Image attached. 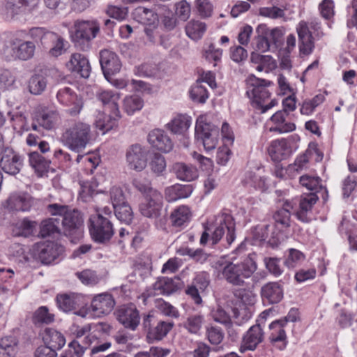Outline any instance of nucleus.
Here are the masks:
<instances>
[{
	"mask_svg": "<svg viewBox=\"0 0 357 357\" xmlns=\"http://www.w3.org/2000/svg\"><path fill=\"white\" fill-rule=\"evenodd\" d=\"M29 163L38 176L42 177L47 173L51 161L45 158L38 151H31L28 154Z\"/></svg>",
	"mask_w": 357,
	"mask_h": 357,
	"instance_id": "nucleus-31",
	"label": "nucleus"
},
{
	"mask_svg": "<svg viewBox=\"0 0 357 357\" xmlns=\"http://www.w3.org/2000/svg\"><path fill=\"white\" fill-rule=\"evenodd\" d=\"M264 340V332L261 325L257 324L251 326L243 337L240 351H254Z\"/></svg>",
	"mask_w": 357,
	"mask_h": 357,
	"instance_id": "nucleus-21",
	"label": "nucleus"
},
{
	"mask_svg": "<svg viewBox=\"0 0 357 357\" xmlns=\"http://www.w3.org/2000/svg\"><path fill=\"white\" fill-rule=\"evenodd\" d=\"M174 323L172 321H159L156 326L149 329L147 337L151 340H160L172 330Z\"/></svg>",
	"mask_w": 357,
	"mask_h": 357,
	"instance_id": "nucleus-42",
	"label": "nucleus"
},
{
	"mask_svg": "<svg viewBox=\"0 0 357 357\" xmlns=\"http://www.w3.org/2000/svg\"><path fill=\"white\" fill-rule=\"evenodd\" d=\"M289 255L286 259L284 264L289 268H294L299 265L305 259L304 255L296 249H289Z\"/></svg>",
	"mask_w": 357,
	"mask_h": 357,
	"instance_id": "nucleus-64",
	"label": "nucleus"
},
{
	"mask_svg": "<svg viewBox=\"0 0 357 357\" xmlns=\"http://www.w3.org/2000/svg\"><path fill=\"white\" fill-rule=\"evenodd\" d=\"M89 230L91 238L100 243L109 241L114 234L112 222L100 213L90 217Z\"/></svg>",
	"mask_w": 357,
	"mask_h": 357,
	"instance_id": "nucleus-9",
	"label": "nucleus"
},
{
	"mask_svg": "<svg viewBox=\"0 0 357 357\" xmlns=\"http://www.w3.org/2000/svg\"><path fill=\"white\" fill-rule=\"evenodd\" d=\"M294 206L290 201L287 200L283 208L278 210L273 215L275 222V227L286 228L289 226L290 212Z\"/></svg>",
	"mask_w": 357,
	"mask_h": 357,
	"instance_id": "nucleus-41",
	"label": "nucleus"
},
{
	"mask_svg": "<svg viewBox=\"0 0 357 357\" xmlns=\"http://www.w3.org/2000/svg\"><path fill=\"white\" fill-rule=\"evenodd\" d=\"M37 225L38 224L36 221L24 218L19 221L15 225L16 229H18L17 234L25 237L33 235L36 232Z\"/></svg>",
	"mask_w": 357,
	"mask_h": 357,
	"instance_id": "nucleus-53",
	"label": "nucleus"
},
{
	"mask_svg": "<svg viewBox=\"0 0 357 357\" xmlns=\"http://www.w3.org/2000/svg\"><path fill=\"white\" fill-rule=\"evenodd\" d=\"M15 77L7 69L0 71V88L3 90H10L15 88Z\"/></svg>",
	"mask_w": 357,
	"mask_h": 357,
	"instance_id": "nucleus-60",
	"label": "nucleus"
},
{
	"mask_svg": "<svg viewBox=\"0 0 357 357\" xmlns=\"http://www.w3.org/2000/svg\"><path fill=\"white\" fill-rule=\"evenodd\" d=\"M227 231L225 241L227 245H230L235 240V222L233 217L228 213H222L215 218V220L209 227H205V231L200 238V244L205 245L209 239V232H211V241L212 244H217Z\"/></svg>",
	"mask_w": 357,
	"mask_h": 357,
	"instance_id": "nucleus-4",
	"label": "nucleus"
},
{
	"mask_svg": "<svg viewBox=\"0 0 357 357\" xmlns=\"http://www.w3.org/2000/svg\"><path fill=\"white\" fill-rule=\"evenodd\" d=\"M245 244L242 242L234 251L229 261L218 260L215 268L220 269V275L227 282L242 286L246 279L250 278L257 269L256 255H244Z\"/></svg>",
	"mask_w": 357,
	"mask_h": 357,
	"instance_id": "nucleus-1",
	"label": "nucleus"
},
{
	"mask_svg": "<svg viewBox=\"0 0 357 357\" xmlns=\"http://www.w3.org/2000/svg\"><path fill=\"white\" fill-rule=\"evenodd\" d=\"M209 283V274L206 272L202 271L196 274L190 286H194L196 289H199L201 292H206Z\"/></svg>",
	"mask_w": 357,
	"mask_h": 357,
	"instance_id": "nucleus-61",
	"label": "nucleus"
},
{
	"mask_svg": "<svg viewBox=\"0 0 357 357\" xmlns=\"http://www.w3.org/2000/svg\"><path fill=\"white\" fill-rule=\"evenodd\" d=\"M126 162L129 169L140 172L147 165V155L144 148L137 144L131 145L126 153Z\"/></svg>",
	"mask_w": 357,
	"mask_h": 357,
	"instance_id": "nucleus-14",
	"label": "nucleus"
},
{
	"mask_svg": "<svg viewBox=\"0 0 357 357\" xmlns=\"http://www.w3.org/2000/svg\"><path fill=\"white\" fill-rule=\"evenodd\" d=\"M222 56V50L217 47L215 45L211 44L205 50L204 56L209 62H214L213 66H216L218 63L221 61Z\"/></svg>",
	"mask_w": 357,
	"mask_h": 357,
	"instance_id": "nucleus-63",
	"label": "nucleus"
},
{
	"mask_svg": "<svg viewBox=\"0 0 357 357\" xmlns=\"http://www.w3.org/2000/svg\"><path fill=\"white\" fill-rule=\"evenodd\" d=\"M33 205L32 197L25 193H15L10 195L4 206L10 211H29Z\"/></svg>",
	"mask_w": 357,
	"mask_h": 357,
	"instance_id": "nucleus-25",
	"label": "nucleus"
},
{
	"mask_svg": "<svg viewBox=\"0 0 357 357\" xmlns=\"http://www.w3.org/2000/svg\"><path fill=\"white\" fill-rule=\"evenodd\" d=\"M115 306V301L112 294L102 293L93 296L89 307H82L74 314L82 317H101L109 314Z\"/></svg>",
	"mask_w": 357,
	"mask_h": 357,
	"instance_id": "nucleus-6",
	"label": "nucleus"
},
{
	"mask_svg": "<svg viewBox=\"0 0 357 357\" xmlns=\"http://www.w3.org/2000/svg\"><path fill=\"white\" fill-rule=\"evenodd\" d=\"M264 263L267 270L275 277H279L282 275L283 270L279 258L264 257Z\"/></svg>",
	"mask_w": 357,
	"mask_h": 357,
	"instance_id": "nucleus-62",
	"label": "nucleus"
},
{
	"mask_svg": "<svg viewBox=\"0 0 357 357\" xmlns=\"http://www.w3.org/2000/svg\"><path fill=\"white\" fill-rule=\"evenodd\" d=\"M299 141L298 135L273 140L268 148V155L274 162L286 160L298 150Z\"/></svg>",
	"mask_w": 357,
	"mask_h": 357,
	"instance_id": "nucleus-8",
	"label": "nucleus"
},
{
	"mask_svg": "<svg viewBox=\"0 0 357 357\" xmlns=\"http://www.w3.org/2000/svg\"><path fill=\"white\" fill-rule=\"evenodd\" d=\"M219 130L217 126L209 123L206 116L197 119L195 137L197 142L202 144L206 151L213 150L218 142Z\"/></svg>",
	"mask_w": 357,
	"mask_h": 357,
	"instance_id": "nucleus-7",
	"label": "nucleus"
},
{
	"mask_svg": "<svg viewBox=\"0 0 357 357\" xmlns=\"http://www.w3.org/2000/svg\"><path fill=\"white\" fill-rule=\"evenodd\" d=\"M84 297L77 294H58L56 297V305L59 310L64 312L75 310L78 307H83Z\"/></svg>",
	"mask_w": 357,
	"mask_h": 357,
	"instance_id": "nucleus-24",
	"label": "nucleus"
},
{
	"mask_svg": "<svg viewBox=\"0 0 357 357\" xmlns=\"http://www.w3.org/2000/svg\"><path fill=\"white\" fill-rule=\"evenodd\" d=\"M91 138V126L81 121H70L61 136L62 144L70 150L82 152Z\"/></svg>",
	"mask_w": 357,
	"mask_h": 357,
	"instance_id": "nucleus-2",
	"label": "nucleus"
},
{
	"mask_svg": "<svg viewBox=\"0 0 357 357\" xmlns=\"http://www.w3.org/2000/svg\"><path fill=\"white\" fill-rule=\"evenodd\" d=\"M83 223V219L80 212L75 209H69L67 213L60 219V224L68 231L79 229Z\"/></svg>",
	"mask_w": 357,
	"mask_h": 357,
	"instance_id": "nucleus-37",
	"label": "nucleus"
},
{
	"mask_svg": "<svg viewBox=\"0 0 357 357\" xmlns=\"http://www.w3.org/2000/svg\"><path fill=\"white\" fill-rule=\"evenodd\" d=\"M211 316L215 322L225 325L227 328L229 335H231L233 324L229 315L222 308L218 307L213 309L211 312Z\"/></svg>",
	"mask_w": 357,
	"mask_h": 357,
	"instance_id": "nucleus-48",
	"label": "nucleus"
},
{
	"mask_svg": "<svg viewBox=\"0 0 357 357\" xmlns=\"http://www.w3.org/2000/svg\"><path fill=\"white\" fill-rule=\"evenodd\" d=\"M206 29V24L199 20H190L185 26V33L192 40L201 38Z\"/></svg>",
	"mask_w": 357,
	"mask_h": 357,
	"instance_id": "nucleus-46",
	"label": "nucleus"
},
{
	"mask_svg": "<svg viewBox=\"0 0 357 357\" xmlns=\"http://www.w3.org/2000/svg\"><path fill=\"white\" fill-rule=\"evenodd\" d=\"M155 307L163 315L172 318H178L180 315L178 310L163 299H158L155 302Z\"/></svg>",
	"mask_w": 357,
	"mask_h": 357,
	"instance_id": "nucleus-58",
	"label": "nucleus"
},
{
	"mask_svg": "<svg viewBox=\"0 0 357 357\" xmlns=\"http://www.w3.org/2000/svg\"><path fill=\"white\" fill-rule=\"evenodd\" d=\"M246 85L248 97L250 99L252 106L260 110L261 114L266 113L278 104L275 99L266 104V101L270 98L271 94L268 89V86L273 85L271 81L250 75L246 79Z\"/></svg>",
	"mask_w": 357,
	"mask_h": 357,
	"instance_id": "nucleus-3",
	"label": "nucleus"
},
{
	"mask_svg": "<svg viewBox=\"0 0 357 357\" xmlns=\"http://www.w3.org/2000/svg\"><path fill=\"white\" fill-rule=\"evenodd\" d=\"M263 301L267 304L278 303L283 298V289L276 282H268L261 289Z\"/></svg>",
	"mask_w": 357,
	"mask_h": 357,
	"instance_id": "nucleus-27",
	"label": "nucleus"
},
{
	"mask_svg": "<svg viewBox=\"0 0 357 357\" xmlns=\"http://www.w3.org/2000/svg\"><path fill=\"white\" fill-rule=\"evenodd\" d=\"M257 31L265 34L269 42H272L275 47H279L282 43L283 31L280 28L275 27L269 29L265 25H260L257 27Z\"/></svg>",
	"mask_w": 357,
	"mask_h": 357,
	"instance_id": "nucleus-45",
	"label": "nucleus"
},
{
	"mask_svg": "<svg viewBox=\"0 0 357 357\" xmlns=\"http://www.w3.org/2000/svg\"><path fill=\"white\" fill-rule=\"evenodd\" d=\"M56 99L61 105L69 107L68 111L71 116L79 114L82 109V99L69 87L60 89L56 93Z\"/></svg>",
	"mask_w": 357,
	"mask_h": 357,
	"instance_id": "nucleus-15",
	"label": "nucleus"
},
{
	"mask_svg": "<svg viewBox=\"0 0 357 357\" xmlns=\"http://www.w3.org/2000/svg\"><path fill=\"white\" fill-rule=\"evenodd\" d=\"M38 3L39 0H7L1 14L6 20H10L16 15L31 13L37 8Z\"/></svg>",
	"mask_w": 357,
	"mask_h": 357,
	"instance_id": "nucleus-11",
	"label": "nucleus"
},
{
	"mask_svg": "<svg viewBox=\"0 0 357 357\" xmlns=\"http://www.w3.org/2000/svg\"><path fill=\"white\" fill-rule=\"evenodd\" d=\"M153 288L158 294L169 295L178 289V285L172 278H159L153 284Z\"/></svg>",
	"mask_w": 357,
	"mask_h": 357,
	"instance_id": "nucleus-40",
	"label": "nucleus"
},
{
	"mask_svg": "<svg viewBox=\"0 0 357 357\" xmlns=\"http://www.w3.org/2000/svg\"><path fill=\"white\" fill-rule=\"evenodd\" d=\"M174 171L177 178L184 181H192L198 177L197 170L192 165L178 162L174 165Z\"/></svg>",
	"mask_w": 357,
	"mask_h": 357,
	"instance_id": "nucleus-38",
	"label": "nucleus"
},
{
	"mask_svg": "<svg viewBox=\"0 0 357 357\" xmlns=\"http://www.w3.org/2000/svg\"><path fill=\"white\" fill-rule=\"evenodd\" d=\"M193 191L190 184H175L166 188L165 190V199L168 202H174L178 199L189 197Z\"/></svg>",
	"mask_w": 357,
	"mask_h": 357,
	"instance_id": "nucleus-29",
	"label": "nucleus"
},
{
	"mask_svg": "<svg viewBox=\"0 0 357 357\" xmlns=\"http://www.w3.org/2000/svg\"><path fill=\"white\" fill-rule=\"evenodd\" d=\"M191 123L192 119L190 116L178 114L167 124V127L174 134L184 135Z\"/></svg>",
	"mask_w": 357,
	"mask_h": 357,
	"instance_id": "nucleus-33",
	"label": "nucleus"
},
{
	"mask_svg": "<svg viewBox=\"0 0 357 357\" xmlns=\"http://www.w3.org/2000/svg\"><path fill=\"white\" fill-rule=\"evenodd\" d=\"M42 339L45 346L54 350L61 349L66 344L63 335L56 330L47 328L42 333Z\"/></svg>",
	"mask_w": 357,
	"mask_h": 357,
	"instance_id": "nucleus-32",
	"label": "nucleus"
},
{
	"mask_svg": "<svg viewBox=\"0 0 357 357\" xmlns=\"http://www.w3.org/2000/svg\"><path fill=\"white\" fill-rule=\"evenodd\" d=\"M63 251V246L54 242H46L36 245V255L43 264H50L54 262Z\"/></svg>",
	"mask_w": 357,
	"mask_h": 357,
	"instance_id": "nucleus-19",
	"label": "nucleus"
},
{
	"mask_svg": "<svg viewBox=\"0 0 357 357\" xmlns=\"http://www.w3.org/2000/svg\"><path fill=\"white\" fill-rule=\"evenodd\" d=\"M133 15L137 21L146 26L156 27L158 22V15L151 9L138 7L133 12Z\"/></svg>",
	"mask_w": 357,
	"mask_h": 357,
	"instance_id": "nucleus-36",
	"label": "nucleus"
},
{
	"mask_svg": "<svg viewBox=\"0 0 357 357\" xmlns=\"http://www.w3.org/2000/svg\"><path fill=\"white\" fill-rule=\"evenodd\" d=\"M204 317L201 314L189 316L183 324L184 328L192 334H197L201 330Z\"/></svg>",
	"mask_w": 357,
	"mask_h": 357,
	"instance_id": "nucleus-52",
	"label": "nucleus"
},
{
	"mask_svg": "<svg viewBox=\"0 0 357 357\" xmlns=\"http://www.w3.org/2000/svg\"><path fill=\"white\" fill-rule=\"evenodd\" d=\"M325 100V97L322 94L316 95L312 99L304 100L301 106L300 112L303 115H311L315 108L320 105Z\"/></svg>",
	"mask_w": 357,
	"mask_h": 357,
	"instance_id": "nucleus-50",
	"label": "nucleus"
},
{
	"mask_svg": "<svg viewBox=\"0 0 357 357\" xmlns=\"http://www.w3.org/2000/svg\"><path fill=\"white\" fill-rule=\"evenodd\" d=\"M284 321L282 319L275 320L269 325L271 333L269 340L271 342H284L286 340V333L284 330Z\"/></svg>",
	"mask_w": 357,
	"mask_h": 357,
	"instance_id": "nucleus-44",
	"label": "nucleus"
},
{
	"mask_svg": "<svg viewBox=\"0 0 357 357\" xmlns=\"http://www.w3.org/2000/svg\"><path fill=\"white\" fill-rule=\"evenodd\" d=\"M36 121L40 126L50 130L58 126L61 116L55 107L40 105L37 110Z\"/></svg>",
	"mask_w": 357,
	"mask_h": 357,
	"instance_id": "nucleus-17",
	"label": "nucleus"
},
{
	"mask_svg": "<svg viewBox=\"0 0 357 357\" xmlns=\"http://www.w3.org/2000/svg\"><path fill=\"white\" fill-rule=\"evenodd\" d=\"M148 142L156 149L168 153L173 148V142L169 135L162 130L155 129L148 135Z\"/></svg>",
	"mask_w": 357,
	"mask_h": 357,
	"instance_id": "nucleus-26",
	"label": "nucleus"
},
{
	"mask_svg": "<svg viewBox=\"0 0 357 357\" xmlns=\"http://www.w3.org/2000/svg\"><path fill=\"white\" fill-rule=\"evenodd\" d=\"M243 183L245 186L252 187L261 191L266 190L270 185L268 178L261 175L259 169L257 172H247L244 175Z\"/></svg>",
	"mask_w": 357,
	"mask_h": 357,
	"instance_id": "nucleus-30",
	"label": "nucleus"
},
{
	"mask_svg": "<svg viewBox=\"0 0 357 357\" xmlns=\"http://www.w3.org/2000/svg\"><path fill=\"white\" fill-rule=\"evenodd\" d=\"M60 218H48L41 222L40 226V235L41 237H47L59 230Z\"/></svg>",
	"mask_w": 357,
	"mask_h": 357,
	"instance_id": "nucleus-54",
	"label": "nucleus"
},
{
	"mask_svg": "<svg viewBox=\"0 0 357 357\" xmlns=\"http://www.w3.org/2000/svg\"><path fill=\"white\" fill-rule=\"evenodd\" d=\"M268 130L271 132L284 134L296 130V125L289 119L285 111H278L270 118L267 123Z\"/></svg>",
	"mask_w": 357,
	"mask_h": 357,
	"instance_id": "nucleus-18",
	"label": "nucleus"
},
{
	"mask_svg": "<svg viewBox=\"0 0 357 357\" xmlns=\"http://www.w3.org/2000/svg\"><path fill=\"white\" fill-rule=\"evenodd\" d=\"M143 99L137 95L126 96L123 100V109L128 115H132L142 109Z\"/></svg>",
	"mask_w": 357,
	"mask_h": 357,
	"instance_id": "nucleus-47",
	"label": "nucleus"
},
{
	"mask_svg": "<svg viewBox=\"0 0 357 357\" xmlns=\"http://www.w3.org/2000/svg\"><path fill=\"white\" fill-rule=\"evenodd\" d=\"M47 81L43 75H33L29 81V90L31 93L34 95L40 94L45 89Z\"/></svg>",
	"mask_w": 357,
	"mask_h": 357,
	"instance_id": "nucleus-56",
	"label": "nucleus"
},
{
	"mask_svg": "<svg viewBox=\"0 0 357 357\" xmlns=\"http://www.w3.org/2000/svg\"><path fill=\"white\" fill-rule=\"evenodd\" d=\"M54 315L49 312L47 307H40L33 314L32 317L33 323L36 326L50 324L54 321Z\"/></svg>",
	"mask_w": 357,
	"mask_h": 357,
	"instance_id": "nucleus-49",
	"label": "nucleus"
},
{
	"mask_svg": "<svg viewBox=\"0 0 357 357\" xmlns=\"http://www.w3.org/2000/svg\"><path fill=\"white\" fill-rule=\"evenodd\" d=\"M114 214L118 220L127 225L130 224L133 218L131 207L127 202L113 208Z\"/></svg>",
	"mask_w": 357,
	"mask_h": 357,
	"instance_id": "nucleus-55",
	"label": "nucleus"
},
{
	"mask_svg": "<svg viewBox=\"0 0 357 357\" xmlns=\"http://www.w3.org/2000/svg\"><path fill=\"white\" fill-rule=\"evenodd\" d=\"M99 99L107 109L117 117H121L118 102L120 94L112 91H104L99 94Z\"/></svg>",
	"mask_w": 357,
	"mask_h": 357,
	"instance_id": "nucleus-34",
	"label": "nucleus"
},
{
	"mask_svg": "<svg viewBox=\"0 0 357 357\" xmlns=\"http://www.w3.org/2000/svg\"><path fill=\"white\" fill-rule=\"evenodd\" d=\"M120 117H117L111 113L109 114H106L105 113H98L96 116V119L95 121L96 127L102 132L103 134L107 132V131L112 130L114 126H116V123Z\"/></svg>",
	"mask_w": 357,
	"mask_h": 357,
	"instance_id": "nucleus-39",
	"label": "nucleus"
},
{
	"mask_svg": "<svg viewBox=\"0 0 357 357\" xmlns=\"http://www.w3.org/2000/svg\"><path fill=\"white\" fill-rule=\"evenodd\" d=\"M191 215L190 208L185 205H181L172 212L170 221L174 227H185L190 222Z\"/></svg>",
	"mask_w": 357,
	"mask_h": 357,
	"instance_id": "nucleus-35",
	"label": "nucleus"
},
{
	"mask_svg": "<svg viewBox=\"0 0 357 357\" xmlns=\"http://www.w3.org/2000/svg\"><path fill=\"white\" fill-rule=\"evenodd\" d=\"M36 45L33 42L24 41L15 38L10 40L8 51L13 60L27 61L31 59L35 52Z\"/></svg>",
	"mask_w": 357,
	"mask_h": 357,
	"instance_id": "nucleus-13",
	"label": "nucleus"
},
{
	"mask_svg": "<svg viewBox=\"0 0 357 357\" xmlns=\"http://www.w3.org/2000/svg\"><path fill=\"white\" fill-rule=\"evenodd\" d=\"M317 200L318 197L315 193H310L301 197L298 200V208L296 211L297 218L303 222H308L311 219L309 213Z\"/></svg>",
	"mask_w": 357,
	"mask_h": 357,
	"instance_id": "nucleus-28",
	"label": "nucleus"
},
{
	"mask_svg": "<svg viewBox=\"0 0 357 357\" xmlns=\"http://www.w3.org/2000/svg\"><path fill=\"white\" fill-rule=\"evenodd\" d=\"M300 183L307 190L312 191V193L319 192L322 188L321 179L318 176L305 174L300 177Z\"/></svg>",
	"mask_w": 357,
	"mask_h": 357,
	"instance_id": "nucleus-51",
	"label": "nucleus"
},
{
	"mask_svg": "<svg viewBox=\"0 0 357 357\" xmlns=\"http://www.w3.org/2000/svg\"><path fill=\"white\" fill-rule=\"evenodd\" d=\"M296 31L298 36L300 54L304 56L311 54L314 48V43L307 24L304 21L300 22L296 26Z\"/></svg>",
	"mask_w": 357,
	"mask_h": 357,
	"instance_id": "nucleus-22",
	"label": "nucleus"
},
{
	"mask_svg": "<svg viewBox=\"0 0 357 357\" xmlns=\"http://www.w3.org/2000/svg\"><path fill=\"white\" fill-rule=\"evenodd\" d=\"M149 166L153 173L157 176L162 175L167 167L165 157L159 153H155L150 161Z\"/></svg>",
	"mask_w": 357,
	"mask_h": 357,
	"instance_id": "nucleus-59",
	"label": "nucleus"
},
{
	"mask_svg": "<svg viewBox=\"0 0 357 357\" xmlns=\"http://www.w3.org/2000/svg\"><path fill=\"white\" fill-rule=\"evenodd\" d=\"M17 351V340L6 336L0 340V357H15Z\"/></svg>",
	"mask_w": 357,
	"mask_h": 357,
	"instance_id": "nucleus-43",
	"label": "nucleus"
},
{
	"mask_svg": "<svg viewBox=\"0 0 357 357\" xmlns=\"http://www.w3.org/2000/svg\"><path fill=\"white\" fill-rule=\"evenodd\" d=\"M1 155L0 166L5 173L15 175L20 172L24 161L22 155L13 149L5 146L2 149Z\"/></svg>",
	"mask_w": 357,
	"mask_h": 357,
	"instance_id": "nucleus-12",
	"label": "nucleus"
},
{
	"mask_svg": "<svg viewBox=\"0 0 357 357\" xmlns=\"http://www.w3.org/2000/svg\"><path fill=\"white\" fill-rule=\"evenodd\" d=\"M100 24L96 20H77L74 23L75 41L89 43L100 32Z\"/></svg>",
	"mask_w": 357,
	"mask_h": 357,
	"instance_id": "nucleus-10",
	"label": "nucleus"
},
{
	"mask_svg": "<svg viewBox=\"0 0 357 357\" xmlns=\"http://www.w3.org/2000/svg\"><path fill=\"white\" fill-rule=\"evenodd\" d=\"M133 184L144 195V199L139 204L142 215L149 218L158 219L162 208V196L160 192L153 189L149 182L143 183L135 180Z\"/></svg>",
	"mask_w": 357,
	"mask_h": 357,
	"instance_id": "nucleus-5",
	"label": "nucleus"
},
{
	"mask_svg": "<svg viewBox=\"0 0 357 357\" xmlns=\"http://www.w3.org/2000/svg\"><path fill=\"white\" fill-rule=\"evenodd\" d=\"M115 314L119 323L126 328L135 331L139 324V312L132 304L121 306Z\"/></svg>",
	"mask_w": 357,
	"mask_h": 357,
	"instance_id": "nucleus-16",
	"label": "nucleus"
},
{
	"mask_svg": "<svg viewBox=\"0 0 357 357\" xmlns=\"http://www.w3.org/2000/svg\"><path fill=\"white\" fill-rule=\"evenodd\" d=\"M190 96L193 101L204 103L208 98V93L206 88L197 82L191 87Z\"/></svg>",
	"mask_w": 357,
	"mask_h": 357,
	"instance_id": "nucleus-57",
	"label": "nucleus"
},
{
	"mask_svg": "<svg viewBox=\"0 0 357 357\" xmlns=\"http://www.w3.org/2000/svg\"><path fill=\"white\" fill-rule=\"evenodd\" d=\"M66 67L71 73H77L83 78H88L91 70L89 59L79 53H75L70 56Z\"/></svg>",
	"mask_w": 357,
	"mask_h": 357,
	"instance_id": "nucleus-23",
	"label": "nucleus"
},
{
	"mask_svg": "<svg viewBox=\"0 0 357 357\" xmlns=\"http://www.w3.org/2000/svg\"><path fill=\"white\" fill-rule=\"evenodd\" d=\"M100 63L106 79H108L110 75L119 73L121 68V62L119 56L114 52L109 50L100 51Z\"/></svg>",
	"mask_w": 357,
	"mask_h": 357,
	"instance_id": "nucleus-20",
	"label": "nucleus"
}]
</instances>
